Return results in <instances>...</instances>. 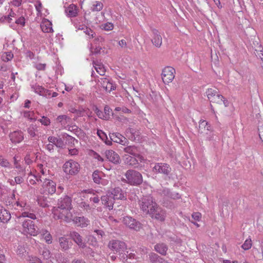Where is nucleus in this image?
I'll list each match as a JSON object with an SVG mask.
<instances>
[{
	"instance_id": "obj_1",
	"label": "nucleus",
	"mask_w": 263,
	"mask_h": 263,
	"mask_svg": "<svg viewBox=\"0 0 263 263\" xmlns=\"http://www.w3.org/2000/svg\"><path fill=\"white\" fill-rule=\"evenodd\" d=\"M36 172L42 174V176L39 177L40 181H43L41 193L45 195H52L55 193L56 184L50 179V173L47 169V166H44L43 164H38Z\"/></svg>"
},
{
	"instance_id": "obj_2",
	"label": "nucleus",
	"mask_w": 263,
	"mask_h": 263,
	"mask_svg": "<svg viewBox=\"0 0 263 263\" xmlns=\"http://www.w3.org/2000/svg\"><path fill=\"white\" fill-rule=\"evenodd\" d=\"M108 248L115 253H118L119 258L123 261L127 259V254L125 253L127 249L126 243L122 240L113 239L108 245Z\"/></svg>"
},
{
	"instance_id": "obj_3",
	"label": "nucleus",
	"mask_w": 263,
	"mask_h": 263,
	"mask_svg": "<svg viewBox=\"0 0 263 263\" xmlns=\"http://www.w3.org/2000/svg\"><path fill=\"white\" fill-rule=\"evenodd\" d=\"M126 183L133 186H138L143 182L142 175L135 170H128L125 174Z\"/></svg>"
},
{
	"instance_id": "obj_4",
	"label": "nucleus",
	"mask_w": 263,
	"mask_h": 263,
	"mask_svg": "<svg viewBox=\"0 0 263 263\" xmlns=\"http://www.w3.org/2000/svg\"><path fill=\"white\" fill-rule=\"evenodd\" d=\"M139 205L140 210H142L145 214L153 213V212L155 208L158 206L157 203L151 196H145L142 198L139 201Z\"/></svg>"
},
{
	"instance_id": "obj_5",
	"label": "nucleus",
	"mask_w": 263,
	"mask_h": 263,
	"mask_svg": "<svg viewBox=\"0 0 263 263\" xmlns=\"http://www.w3.org/2000/svg\"><path fill=\"white\" fill-rule=\"evenodd\" d=\"M72 209H53L52 213L55 219H61L66 222L72 219Z\"/></svg>"
},
{
	"instance_id": "obj_6",
	"label": "nucleus",
	"mask_w": 263,
	"mask_h": 263,
	"mask_svg": "<svg viewBox=\"0 0 263 263\" xmlns=\"http://www.w3.org/2000/svg\"><path fill=\"white\" fill-rule=\"evenodd\" d=\"M23 231L25 234L36 236L39 234V229L30 219L25 220L22 223Z\"/></svg>"
},
{
	"instance_id": "obj_7",
	"label": "nucleus",
	"mask_w": 263,
	"mask_h": 263,
	"mask_svg": "<svg viewBox=\"0 0 263 263\" xmlns=\"http://www.w3.org/2000/svg\"><path fill=\"white\" fill-rule=\"evenodd\" d=\"M97 193H99V192L92 189H88L74 193L72 195V198L75 201L79 203L80 201H83L85 199L89 198V195H95Z\"/></svg>"
},
{
	"instance_id": "obj_8",
	"label": "nucleus",
	"mask_w": 263,
	"mask_h": 263,
	"mask_svg": "<svg viewBox=\"0 0 263 263\" xmlns=\"http://www.w3.org/2000/svg\"><path fill=\"white\" fill-rule=\"evenodd\" d=\"M79 164L71 160L65 162L63 165L64 172L70 175L76 174L79 171Z\"/></svg>"
},
{
	"instance_id": "obj_9",
	"label": "nucleus",
	"mask_w": 263,
	"mask_h": 263,
	"mask_svg": "<svg viewBox=\"0 0 263 263\" xmlns=\"http://www.w3.org/2000/svg\"><path fill=\"white\" fill-rule=\"evenodd\" d=\"M153 171L156 173L162 174L164 176H168L171 171V168L166 163H156L153 167Z\"/></svg>"
},
{
	"instance_id": "obj_10",
	"label": "nucleus",
	"mask_w": 263,
	"mask_h": 263,
	"mask_svg": "<svg viewBox=\"0 0 263 263\" xmlns=\"http://www.w3.org/2000/svg\"><path fill=\"white\" fill-rule=\"evenodd\" d=\"M208 99L210 102L221 104L223 97L219 94L218 92L215 89H208L205 92Z\"/></svg>"
},
{
	"instance_id": "obj_11",
	"label": "nucleus",
	"mask_w": 263,
	"mask_h": 263,
	"mask_svg": "<svg viewBox=\"0 0 263 263\" xmlns=\"http://www.w3.org/2000/svg\"><path fill=\"white\" fill-rule=\"evenodd\" d=\"M176 70L174 68L167 67L164 68L162 72V79L164 84L171 83L175 77Z\"/></svg>"
},
{
	"instance_id": "obj_12",
	"label": "nucleus",
	"mask_w": 263,
	"mask_h": 263,
	"mask_svg": "<svg viewBox=\"0 0 263 263\" xmlns=\"http://www.w3.org/2000/svg\"><path fill=\"white\" fill-rule=\"evenodd\" d=\"M122 222L129 229L138 231L141 228V225L139 222L130 216L123 217Z\"/></svg>"
},
{
	"instance_id": "obj_13",
	"label": "nucleus",
	"mask_w": 263,
	"mask_h": 263,
	"mask_svg": "<svg viewBox=\"0 0 263 263\" xmlns=\"http://www.w3.org/2000/svg\"><path fill=\"white\" fill-rule=\"evenodd\" d=\"M103 88L106 92H110L116 88V85L109 78H102L99 80Z\"/></svg>"
},
{
	"instance_id": "obj_14",
	"label": "nucleus",
	"mask_w": 263,
	"mask_h": 263,
	"mask_svg": "<svg viewBox=\"0 0 263 263\" xmlns=\"http://www.w3.org/2000/svg\"><path fill=\"white\" fill-rule=\"evenodd\" d=\"M71 199L67 196L61 198L58 201V206L53 209H72Z\"/></svg>"
},
{
	"instance_id": "obj_15",
	"label": "nucleus",
	"mask_w": 263,
	"mask_h": 263,
	"mask_svg": "<svg viewBox=\"0 0 263 263\" xmlns=\"http://www.w3.org/2000/svg\"><path fill=\"white\" fill-rule=\"evenodd\" d=\"M109 136L111 141L114 142L120 143L122 145H126L128 144V140L119 133H111Z\"/></svg>"
},
{
	"instance_id": "obj_16",
	"label": "nucleus",
	"mask_w": 263,
	"mask_h": 263,
	"mask_svg": "<svg viewBox=\"0 0 263 263\" xmlns=\"http://www.w3.org/2000/svg\"><path fill=\"white\" fill-rule=\"evenodd\" d=\"M152 42L156 47L159 48L162 45V36L159 31L156 29H152Z\"/></svg>"
},
{
	"instance_id": "obj_17",
	"label": "nucleus",
	"mask_w": 263,
	"mask_h": 263,
	"mask_svg": "<svg viewBox=\"0 0 263 263\" xmlns=\"http://www.w3.org/2000/svg\"><path fill=\"white\" fill-rule=\"evenodd\" d=\"M106 159L111 163L115 164L119 163L120 162V158L117 153L112 150H107L105 152Z\"/></svg>"
},
{
	"instance_id": "obj_18",
	"label": "nucleus",
	"mask_w": 263,
	"mask_h": 263,
	"mask_svg": "<svg viewBox=\"0 0 263 263\" xmlns=\"http://www.w3.org/2000/svg\"><path fill=\"white\" fill-rule=\"evenodd\" d=\"M70 236L80 248H85L86 247V243L83 240V237L79 233L73 231L70 233Z\"/></svg>"
},
{
	"instance_id": "obj_19",
	"label": "nucleus",
	"mask_w": 263,
	"mask_h": 263,
	"mask_svg": "<svg viewBox=\"0 0 263 263\" xmlns=\"http://www.w3.org/2000/svg\"><path fill=\"white\" fill-rule=\"evenodd\" d=\"M10 139L13 143H19L24 139V135L21 130H15L9 135Z\"/></svg>"
},
{
	"instance_id": "obj_20",
	"label": "nucleus",
	"mask_w": 263,
	"mask_h": 263,
	"mask_svg": "<svg viewBox=\"0 0 263 263\" xmlns=\"http://www.w3.org/2000/svg\"><path fill=\"white\" fill-rule=\"evenodd\" d=\"M36 170L37 167L34 171H30L28 175V177L27 178V181L28 183L31 185L35 184L36 181H40L39 177L40 176H42L41 173L36 172Z\"/></svg>"
},
{
	"instance_id": "obj_21",
	"label": "nucleus",
	"mask_w": 263,
	"mask_h": 263,
	"mask_svg": "<svg viewBox=\"0 0 263 263\" xmlns=\"http://www.w3.org/2000/svg\"><path fill=\"white\" fill-rule=\"evenodd\" d=\"M153 213L149 214L152 218H155L161 221L164 220L165 217V211L159 206L155 208Z\"/></svg>"
},
{
	"instance_id": "obj_22",
	"label": "nucleus",
	"mask_w": 263,
	"mask_h": 263,
	"mask_svg": "<svg viewBox=\"0 0 263 263\" xmlns=\"http://www.w3.org/2000/svg\"><path fill=\"white\" fill-rule=\"evenodd\" d=\"M32 89L35 93L39 94L40 96H42L46 98H49L51 96V91L45 89L42 86L39 85H35L32 86Z\"/></svg>"
},
{
	"instance_id": "obj_23",
	"label": "nucleus",
	"mask_w": 263,
	"mask_h": 263,
	"mask_svg": "<svg viewBox=\"0 0 263 263\" xmlns=\"http://www.w3.org/2000/svg\"><path fill=\"white\" fill-rule=\"evenodd\" d=\"M102 203L109 210L113 208L114 201L115 200L112 196L109 195V192H107L106 195L101 197Z\"/></svg>"
},
{
	"instance_id": "obj_24",
	"label": "nucleus",
	"mask_w": 263,
	"mask_h": 263,
	"mask_svg": "<svg viewBox=\"0 0 263 263\" xmlns=\"http://www.w3.org/2000/svg\"><path fill=\"white\" fill-rule=\"evenodd\" d=\"M108 192H109V195L112 196L114 200H122L125 198V194H124L121 189L119 187H115Z\"/></svg>"
},
{
	"instance_id": "obj_25",
	"label": "nucleus",
	"mask_w": 263,
	"mask_h": 263,
	"mask_svg": "<svg viewBox=\"0 0 263 263\" xmlns=\"http://www.w3.org/2000/svg\"><path fill=\"white\" fill-rule=\"evenodd\" d=\"M65 12L69 17H76L78 13V9L74 4H70L67 8L65 9Z\"/></svg>"
},
{
	"instance_id": "obj_26",
	"label": "nucleus",
	"mask_w": 263,
	"mask_h": 263,
	"mask_svg": "<svg viewBox=\"0 0 263 263\" xmlns=\"http://www.w3.org/2000/svg\"><path fill=\"white\" fill-rule=\"evenodd\" d=\"M72 221L77 224L78 226L81 227H85L89 224V221L85 217H76L72 218Z\"/></svg>"
},
{
	"instance_id": "obj_27",
	"label": "nucleus",
	"mask_w": 263,
	"mask_h": 263,
	"mask_svg": "<svg viewBox=\"0 0 263 263\" xmlns=\"http://www.w3.org/2000/svg\"><path fill=\"white\" fill-rule=\"evenodd\" d=\"M93 67L96 70L97 72L100 76H104L105 73V68L103 64L98 61L93 62Z\"/></svg>"
},
{
	"instance_id": "obj_28",
	"label": "nucleus",
	"mask_w": 263,
	"mask_h": 263,
	"mask_svg": "<svg viewBox=\"0 0 263 263\" xmlns=\"http://www.w3.org/2000/svg\"><path fill=\"white\" fill-rule=\"evenodd\" d=\"M40 27L44 32L49 33L52 32L53 31L51 22L47 20H43Z\"/></svg>"
},
{
	"instance_id": "obj_29",
	"label": "nucleus",
	"mask_w": 263,
	"mask_h": 263,
	"mask_svg": "<svg viewBox=\"0 0 263 263\" xmlns=\"http://www.w3.org/2000/svg\"><path fill=\"white\" fill-rule=\"evenodd\" d=\"M162 195L165 197L173 199H177L180 198V195L178 193L171 192L168 189H164L162 191Z\"/></svg>"
},
{
	"instance_id": "obj_30",
	"label": "nucleus",
	"mask_w": 263,
	"mask_h": 263,
	"mask_svg": "<svg viewBox=\"0 0 263 263\" xmlns=\"http://www.w3.org/2000/svg\"><path fill=\"white\" fill-rule=\"evenodd\" d=\"M199 128L201 133H204L212 129L211 126L207 121L201 120L199 122Z\"/></svg>"
},
{
	"instance_id": "obj_31",
	"label": "nucleus",
	"mask_w": 263,
	"mask_h": 263,
	"mask_svg": "<svg viewBox=\"0 0 263 263\" xmlns=\"http://www.w3.org/2000/svg\"><path fill=\"white\" fill-rule=\"evenodd\" d=\"M103 8V4L101 2L95 1L92 2L90 10L92 12H99L101 11Z\"/></svg>"
},
{
	"instance_id": "obj_32",
	"label": "nucleus",
	"mask_w": 263,
	"mask_h": 263,
	"mask_svg": "<svg viewBox=\"0 0 263 263\" xmlns=\"http://www.w3.org/2000/svg\"><path fill=\"white\" fill-rule=\"evenodd\" d=\"M11 218L10 213L6 210H1L0 212V220L3 223L9 221Z\"/></svg>"
},
{
	"instance_id": "obj_33",
	"label": "nucleus",
	"mask_w": 263,
	"mask_h": 263,
	"mask_svg": "<svg viewBox=\"0 0 263 263\" xmlns=\"http://www.w3.org/2000/svg\"><path fill=\"white\" fill-rule=\"evenodd\" d=\"M70 118L67 115H60L56 118L57 122L61 124L62 126H65L68 124Z\"/></svg>"
},
{
	"instance_id": "obj_34",
	"label": "nucleus",
	"mask_w": 263,
	"mask_h": 263,
	"mask_svg": "<svg viewBox=\"0 0 263 263\" xmlns=\"http://www.w3.org/2000/svg\"><path fill=\"white\" fill-rule=\"evenodd\" d=\"M155 249L161 255H164L167 252V247L164 243H159L155 245Z\"/></svg>"
},
{
	"instance_id": "obj_35",
	"label": "nucleus",
	"mask_w": 263,
	"mask_h": 263,
	"mask_svg": "<svg viewBox=\"0 0 263 263\" xmlns=\"http://www.w3.org/2000/svg\"><path fill=\"white\" fill-rule=\"evenodd\" d=\"M59 242L62 249L65 250L69 249L70 246V242L68 241L67 238L64 237L60 238Z\"/></svg>"
},
{
	"instance_id": "obj_36",
	"label": "nucleus",
	"mask_w": 263,
	"mask_h": 263,
	"mask_svg": "<svg viewBox=\"0 0 263 263\" xmlns=\"http://www.w3.org/2000/svg\"><path fill=\"white\" fill-rule=\"evenodd\" d=\"M102 175L103 173L101 171H95L92 174V178L95 183L100 184Z\"/></svg>"
},
{
	"instance_id": "obj_37",
	"label": "nucleus",
	"mask_w": 263,
	"mask_h": 263,
	"mask_svg": "<svg viewBox=\"0 0 263 263\" xmlns=\"http://www.w3.org/2000/svg\"><path fill=\"white\" fill-rule=\"evenodd\" d=\"M205 139L209 141H214L215 140L214 130L212 129L210 130H206V132L203 133Z\"/></svg>"
},
{
	"instance_id": "obj_38",
	"label": "nucleus",
	"mask_w": 263,
	"mask_h": 263,
	"mask_svg": "<svg viewBox=\"0 0 263 263\" xmlns=\"http://www.w3.org/2000/svg\"><path fill=\"white\" fill-rule=\"evenodd\" d=\"M124 151L126 153L134 156L137 154V149L135 146H128L124 148Z\"/></svg>"
},
{
	"instance_id": "obj_39",
	"label": "nucleus",
	"mask_w": 263,
	"mask_h": 263,
	"mask_svg": "<svg viewBox=\"0 0 263 263\" xmlns=\"http://www.w3.org/2000/svg\"><path fill=\"white\" fill-rule=\"evenodd\" d=\"M21 114L24 117L29 119L30 120H36L34 117V113L33 111H24L21 112Z\"/></svg>"
},
{
	"instance_id": "obj_40",
	"label": "nucleus",
	"mask_w": 263,
	"mask_h": 263,
	"mask_svg": "<svg viewBox=\"0 0 263 263\" xmlns=\"http://www.w3.org/2000/svg\"><path fill=\"white\" fill-rule=\"evenodd\" d=\"M252 240L251 238H249L247 239L243 245H241V248L247 250L252 248Z\"/></svg>"
},
{
	"instance_id": "obj_41",
	"label": "nucleus",
	"mask_w": 263,
	"mask_h": 263,
	"mask_svg": "<svg viewBox=\"0 0 263 263\" xmlns=\"http://www.w3.org/2000/svg\"><path fill=\"white\" fill-rule=\"evenodd\" d=\"M126 163L129 164V165L134 166L136 165L138 163L137 160L134 157H133L131 156H127L126 157Z\"/></svg>"
},
{
	"instance_id": "obj_42",
	"label": "nucleus",
	"mask_w": 263,
	"mask_h": 263,
	"mask_svg": "<svg viewBox=\"0 0 263 263\" xmlns=\"http://www.w3.org/2000/svg\"><path fill=\"white\" fill-rule=\"evenodd\" d=\"M36 131V127L33 125H30L27 129L28 133L31 137H34L35 136Z\"/></svg>"
},
{
	"instance_id": "obj_43",
	"label": "nucleus",
	"mask_w": 263,
	"mask_h": 263,
	"mask_svg": "<svg viewBox=\"0 0 263 263\" xmlns=\"http://www.w3.org/2000/svg\"><path fill=\"white\" fill-rule=\"evenodd\" d=\"M16 251L17 255L21 257H22L23 256H24L26 252L25 248L23 246L21 245H19L17 247Z\"/></svg>"
},
{
	"instance_id": "obj_44",
	"label": "nucleus",
	"mask_w": 263,
	"mask_h": 263,
	"mask_svg": "<svg viewBox=\"0 0 263 263\" xmlns=\"http://www.w3.org/2000/svg\"><path fill=\"white\" fill-rule=\"evenodd\" d=\"M13 57L12 52H5L4 54L2 55V60L5 62H8L12 59Z\"/></svg>"
},
{
	"instance_id": "obj_45",
	"label": "nucleus",
	"mask_w": 263,
	"mask_h": 263,
	"mask_svg": "<svg viewBox=\"0 0 263 263\" xmlns=\"http://www.w3.org/2000/svg\"><path fill=\"white\" fill-rule=\"evenodd\" d=\"M94 110H95V112L97 116L98 117H99L100 118L104 119V120L107 119V115H104V113L101 110H100L99 109H98L97 107H95Z\"/></svg>"
},
{
	"instance_id": "obj_46",
	"label": "nucleus",
	"mask_w": 263,
	"mask_h": 263,
	"mask_svg": "<svg viewBox=\"0 0 263 263\" xmlns=\"http://www.w3.org/2000/svg\"><path fill=\"white\" fill-rule=\"evenodd\" d=\"M88 242H89V245L93 246L96 247L98 245L97 240L96 238L92 235H90L88 236L87 238Z\"/></svg>"
},
{
	"instance_id": "obj_47",
	"label": "nucleus",
	"mask_w": 263,
	"mask_h": 263,
	"mask_svg": "<svg viewBox=\"0 0 263 263\" xmlns=\"http://www.w3.org/2000/svg\"><path fill=\"white\" fill-rule=\"evenodd\" d=\"M38 121H39L40 123L45 126L49 125L51 123L50 120L45 116H43L42 118L39 119Z\"/></svg>"
},
{
	"instance_id": "obj_48",
	"label": "nucleus",
	"mask_w": 263,
	"mask_h": 263,
	"mask_svg": "<svg viewBox=\"0 0 263 263\" xmlns=\"http://www.w3.org/2000/svg\"><path fill=\"white\" fill-rule=\"evenodd\" d=\"M102 27L106 31H110L114 28V24L110 22H106L102 24Z\"/></svg>"
},
{
	"instance_id": "obj_49",
	"label": "nucleus",
	"mask_w": 263,
	"mask_h": 263,
	"mask_svg": "<svg viewBox=\"0 0 263 263\" xmlns=\"http://www.w3.org/2000/svg\"><path fill=\"white\" fill-rule=\"evenodd\" d=\"M20 217H29L30 219H35L36 218V216L34 214L32 213H29L27 212H22Z\"/></svg>"
},
{
	"instance_id": "obj_50",
	"label": "nucleus",
	"mask_w": 263,
	"mask_h": 263,
	"mask_svg": "<svg viewBox=\"0 0 263 263\" xmlns=\"http://www.w3.org/2000/svg\"><path fill=\"white\" fill-rule=\"evenodd\" d=\"M38 204L42 207L45 208L48 206V202L46 199H44L43 197H40L37 198Z\"/></svg>"
},
{
	"instance_id": "obj_51",
	"label": "nucleus",
	"mask_w": 263,
	"mask_h": 263,
	"mask_svg": "<svg viewBox=\"0 0 263 263\" xmlns=\"http://www.w3.org/2000/svg\"><path fill=\"white\" fill-rule=\"evenodd\" d=\"M79 206L87 211L90 210V207L87 203L85 201H79Z\"/></svg>"
},
{
	"instance_id": "obj_52",
	"label": "nucleus",
	"mask_w": 263,
	"mask_h": 263,
	"mask_svg": "<svg viewBox=\"0 0 263 263\" xmlns=\"http://www.w3.org/2000/svg\"><path fill=\"white\" fill-rule=\"evenodd\" d=\"M42 255H43V257L46 259L50 258L51 257V253H50V251L46 248H44L42 251Z\"/></svg>"
},
{
	"instance_id": "obj_53",
	"label": "nucleus",
	"mask_w": 263,
	"mask_h": 263,
	"mask_svg": "<svg viewBox=\"0 0 263 263\" xmlns=\"http://www.w3.org/2000/svg\"><path fill=\"white\" fill-rule=\"evenodd\" d=\"M81 29H84V32L88 36L93 37L94 32L92 29L87 27L82 28Z\"/></svg>"
},
{
	"instance_id": "obj_54",
	"label": "nucleus",
	"mask_w": 263,
	"mask_h": 263,
	"mask_svg": "<svg viewBox=\"0 0 263 263\" xmlns=\"http://www.w3.org/2000/svg\"><path fill=\"white\" fill-rule=\"evenodd\" d=\"M15 23L21 27H23L25 25V19L23 17H20L16 20Z\"/></svg>"
},
{
	"instance_id": "obj_55",
	"label": "nucleus",
	"mask_w": 263,
	"mask_h": 263,
	"mask_svg": "<svg viewBox=\"0 0 263 263\" xmlns=\"http://www.w3.org/2000/svg\"><path fill=\"white\" fill-rule=\"evenodd\" d=\"M44 240L48 244H51L52 241V237L50 233H47L46 235L44 236Z\"/></svg>"
},
{
	"instance_id": "obj_56",
	"label": "nucleus",
	"mask_w": 263,
	"mask_h": 263,
	"mask_svg": "<svg viewBox=\"0 0 263 263\" xmlns=\"http://www.w3.org/2000/svg\"><path fill=\"white\" fill-rule=\"evenodd\" d=\"M97 135L103 141L107 139L106 134L101 130H97Z\"/></svg>"
},
{
	"instance_id": "obj_57",
	"label": "nucleus",
	"mask_w": 263,
	"mask_h": 263,
	"mask_svg": "<svg viewBox=\"0 0 263 263\" xmlns=\"http://www.w3.org/2000/svg\"><path fill=\"white\" fill-rule=\"evenodd\" d=\"M54 146L58 147L63 148L65 146V144L63 140L61 138H59L58 140L56 141Z\"/></svg>"
},
{
	"instance_id": "obj_58",
	"label": "nucleus",
	"mask_w": 263,
	"mask_h": 263,
	"mask_svg": "<svg viewBox=\"0 0 263 263\" xmlns=\"http://www.w3.org/2000/svg\"><path fill=\"white\" fill-rule=\"evenodd\" d=\"M34 67L39 70H42L45 69L46 64L43 63H36L34 65Z\"/></svg>"
},
{
	"instance_id": "obj_59",
	"label": "nucleus",
	"mask_w": 263,
	"mask_h": 263,
	"mask_svg": "<svg viewBox=\"0 0 263 263\" xmlns=\"http://www.w3.org/2000/svg\"><path fill=\"white\" fill-rule=\"evenodd\" d=\"M192 218L196 221H199L201 218V214L199 212H195L192 214Z\"/></svg>"
},
{
	"instance_id": "obj_60",
	"label": "nucleus",
	"mask_w": 263,
	"mask_h": 263,
	"mask_svg": "<svg viewBox=\"0 0 263 263\" xmlns=\"http://www.w3.org/2000/svg\"><path fill=\"white\" fill-rule=\"evenodd\" d=\"M93 195V197H92V196L90 195L89 196V200L90 201H93V202L95 203H97L99 202V197L97 195Z\"/></svg>"
},
{
	"instance_id": "obj_61",
	"label": "nucleus",
	"mask_w": 263,
	"mask_h": 263,
	"mask_svg": "<svg viewBox=\"0 0 263 263\" xmlns=\"http://www.w3.org/2000/svg\"><path fill=\"white\" fill-rule=\"evenodd\" d=\"M0 165L5 167H8L9 166V162L4 159L0 160Z\"/></svg>"
},
{
	"instance_id": "obj_62",
	"label": "nucleus",
	"mask_w": 263,
	"mask_h": 263,
	"mask_svg": "<svg viewBox=\"0 0 263 263\" xmlns=\"http://www.w3.org/2000/svg\"><path fill=\"white\" fill-rule=\"evenodd\" d=\"M69 154L71 156L78 155V149L76 148H69Z\"/></svg>"
},
{
	"instance_id": "obj_63",
	"label": "nucleus",
	"mask_w": 263,
	"mask_h": 263,
	"mask_svg": "<svg viewBox=\"0 0 263 263\" xmlns=\"http://www.w3.org/2000/svg\"><path fill=\"white\" fill-rule=\"evenodd\" d=\"M59 139V138H56L55 137H49L48 138V141L50 143V144H52L53 145H55L56 143V141H57Z\"/></svg>"
},
{
	"instance_id": "obj_64",
	"label": "nucleus",
	"mask_w": 263,
	"mask_h": 263,
	"mask_svg": "<svg viewBox=\"0 0 263 263\" xmlns=\"http://www.w3.org/2000/svg\"><path fill=\"white\" fill-rule=\"evenodd\" d=\"M258 130L259 132L260 138L263 142V126H259V128H258Z\"/></svg>"
}]
</instances>
